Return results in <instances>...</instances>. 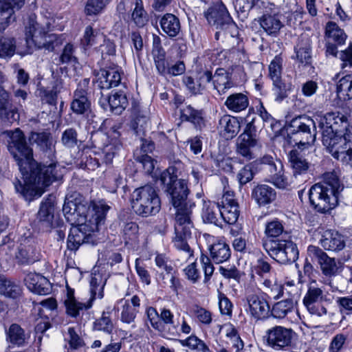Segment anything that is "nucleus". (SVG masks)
<instances>
[{
    "mask_svg": "<svg viewBox=\"0 0 352 352\" xmlns=\"http://www.w3.org/2000/svg\"><path fill=\"white\" fill-rule=\"evenodd\" d=\"M184 169V165L181 160H174L169 167L160 174L159 180L163 186L164 192L169 197L170 202L176 209L175 246L188 253V256H191L192 251L186 240L190 237L191 229L193 227L190 214L195 204L188 200L190 190L187 181L179 178L182 176Z\"/></svg>",
    "mask_w": 352,
    "mask_h": 352,
    "instance_id": "obj_1",
    "label": "nucleus"
},
{
    "mask_svg": "<svg viewBox=\"0 0 352 352\" xmlns=\"http://www.w3.org/2000/svg\"><path fill=\"white\" fill-rule=\"evenodd\" d=\"M109 207L95 204L91 208L87 204L76 199H66L63 212L67 221L73 227L67 239V248L76 250L83 243H93V234L99 226L103 224Z\"/></svg>",
    "mask_w": 352,
    "mask_h": 352,
    "instance_id": "obj_2",
    "label": "nucleus"
},
{
    "mask_svg": "<svg viewBox=\"0 0 352 352\" xmlns=\"http://www.w3.org/2000/svg\"><path fill=\"white\" fill-rule=\"evenodd\" d=\"M322 141L336 160L348 163L352 160V133L348 118L339 111H331L318 120Z\"/></svg>",
    "mask_w": 352,
    "mask_h": 352,
    "instance_id": "obj_3",
    "label": "nucleus"
},
{
    "mask_svg": "<svg viewBox=\"0 0 352 352\" xmlns=\"http://www.w3.org/2000/svg\"><path fill=\"white\" fill-rule=\"evenodd\" d=\"M21 174L26 184L16 179L14 182V188L17 192L29 201L35 197H40L42 194V192L38 193L31 186L41 189L49 186L55 181L60 180L63 175L61 167L56 163L41 165L34 160L27 167L26 172Z\"/></svg>",
    "mask_w": 352,
    "mask_h": 352,
    "instance_id": "obj_4",
    "label": "nucleus"
},
{
    "mask_svg": "<svg viewBox=\"0 0 352 352\" xmlns=\"http://www.w3.org/2000/svg\"><path fill=\"white\" fill-rule=\"evenodd\" d=\"M344 190V186L335 171L325 173L322 182L313 185L309 189L310 204L317 212L327 213L337 206Z\"/></svg>",
    "mask_w": 352,
    "mask_h": 352,
    "instance_id": "obj_5",
    "label": "nucleus"
},
{
    "mask_svg": "<svg viewBox=\"0 0 352 352\" xmlns=\"http://www.w3.org/2000/svg\"><path fill=\"white\" fill-rule=\"evenodd\" d=\"M50 23L43 25L38 23L34 16H30L25 26V43L28 50L33 46L54 51L55 47L63 44V35L47 34L50 30Z\"/></svg>",
    "mask_w": 352,
    "mask_h": 352,
    "instance_id": "obj_6",
    "label": "nucleus"
},
{
    "mask_svg": "<svg viewBox=\"0 0 352 352\" xmlns=\"http://www.w3.org/2000/svg\"><path fill=\"white\" fill-rule=\"evenodd\" d=\"M6 138L7 147L16 162L20 172L25 173L27 167L34 160L32 149L28 145L23 132L19 128L2 133Z\"/></svg>",
    "mask_w": 352,
    "mask_h": 352,
    "instance_id": "obj_7",
    "label": "nucleus"
},
{
    "mask_svg": "<svg viewBox=\"0 0 352 352\" xmlns=\"http://www.w3.org/2000/svg\"><path fill=\"white\" fill-rule=\"evenodd\" d=\"M131 204L135 214L144 217L155 215L161 208L160 197L151 185L135 189L131 195Z\"/></svg>",
    "mask_w": 352,
    "mask_h": 352,
    "instance_id": "obj_8",
    "label": "nucleus"
},
{
    "mask_svg": "<svg viewBox=\"0 0 352 352\" xmlns=\"http://www.w3.org/2000/svg\"><path fill=\"white\" fill-rule=\"evenodd\" d=\"M290 138L298 148L313 144L316 138L315 121L309 116H299L292 120L287 129Z\"/></svg>",
    "mask_w": 352,
    "mask_h": 352,
    "instance_id": "obj_9",
    "label": "nucleus"
},
{
    "mask_svg": "<svg viewBox=\"0 0 352 352\" xmlns=\"http://www.w3.org/2000/svg\"><path fill=\"white\" fill-rule=\"evenodd\" d=\"M263 247L273 259L281 264L294 263L298 258L297 246L288 237L263 241Z\"/></svg>",
    "mask_w": 352,
    "mask_h": 352,
    "instance_id": "obj_10",
    "label": "nucleus"
},
{
    "mask_svg": "<svg viewBox=\"0 0 352 352\" xmlns=\"http://www.w3.org/2000/svg\"><path fill=\"white\" fill-rule=\"evenodd\" d=\"M204 16L208 23L219 30L228 31L232 36L237 32L236 25L231 18L226 6L217 1L204 12Z\"/></svg>",
    "mask_w": 352,
    "mask_h": 352,
    "instance_id": "obj_11",
    "label": "nucleus"
},
{
    "mask_svg": "<svg viewBox=\"0 0 352 352\" xmlns=\"http://www.w3.org/2000/svg\"><path fill=\"white\" fill-rule=\"evenodd\" d=\"M210 258L202 254L201 263L204 272V283H208L213 274L214 267L211 260L217 264L222 263L229 260L231 256V250L225 242L214 243L210 248Z\"/></svg>",
    "mask_w": 352,
    "mask_h": 352,
    "instance_id": "obj_12",
    "label": "nucleus"
},
{
    "mask_svg": "<svg viewBox=\"0 0 352 352\" xmlns=\"http://www.w3.org/2000/svg\"><path fill=\"white\" fill-rule=\"evenodd\" d=\"M254 163L260 165V168L267 173L268 182L279 188H285L287 186V179L283 173V165L280 161L274 159L271 155H265Z\"/></svg>",
    "mask_w": 352,
    "mask_h": 352,
    "instance_id": "obj_13",
    "label": "nucleus"
},
{
    "mask_svg": "<svg viewBox=\"0 0 352 352\" xmlns=\"http://www.w3.org/2000/svg\"><path fill=\"white\" fill-rule=\"evenodd\" d=\"M267 343L274 350L290 347L294 342L296 333L289 328L276 326L266 331Z\"/></svg>",
    "mask_w": 352,
    "mask_h": 352,
    "instance_id": "obj_14",
    "label": "nucleus"
},
{
    "mask_svg": "<svg viewBox=\"0 0 352 352\" xmlns=\"http://www.w3.org/2000/svg\"><path fill=\"white\" fill-rule=\"evenodd\" d=\"M256 131V126L253 122H248L243 132L236 139V152L247 161L254 157L252 149L258 142Z\"/></svg>",
    "mask_w": 352,
    "mask_h": 352,
    "instance_id": "obj_15",
    "label": "nucleus"
},
{
    "mask_svg": "<svg viewBox=\"0 0 352 352\" xmlns=\"http://www.w3.org/2000/svg\"><path fill=\"white\" fill-rule=\"evenodd\" d=\"M308 253L320 265L322 274L329 277L334 276L340 272L341 263L337 262L334 258L327 255L321 248L314 245H309Z\"/></svg>",
    "mask_w": 352,
    "mask_h": 352,
    "instance_id": "obj_16",
    "label": "nucleus"
},
{
    "mask_svg": "<svg viewBox=\"0 0 352 352\" xmlns=\"http://www.w3.org/2000/svg\"><path fill=\"white\" fill-rule=\"evenodd\" d=\"M89 85V79L84 78L78 82L74 92L71 109L76 114L83 115L90 111L91 102L87 98Z\"/></svg>",
    "mask_w": 352,
    "mask_h": 352,
    "instance_id": "obj_17",
    "label": "nucleus"
},
{
    "mask_svg": "<svg viewBox=\"0 0 352 352\" xmlns=\"http://www.w3.org/2000/svg\"><path fill=\"white\" fill-rule=\"evenodd\" d=\"M98 102L104 110H109L116 115H120L129 104L126 94L121 90L107 96L101 93Z\"/></svg>",
    "mask_w": 352,
    "mask_h": 352,
    "instance_id": "obj_18",
    "label": "nucleus"
},
{
    "mask_svg": "<svg viewBox=\"0 0 352 352\" xmlns=\"http://www.w3.org/2000/svg\"><path fill=\"white\" fill-rule=\"evenodd\" d=\"M220 217L228 224H234L238 220L240 211L239 204L234 199V192L227 191L219 201Z\"/></svg>",
    "mask_w": 352,
    "mask_h": 352,
    "instance_id": "obj_19",
    "label": "nucleus"
},
{
    "mask_svg": "<svg viewBox=\"0 0 352 352\" xmlns=\"http://www.w3.org/2000/svg\"><path fill=\"white\" fill-rule=\"evenodd\" d=\"M55 211V197L50 195L43 199L36 214V221L44 229H50L53 227V219Z\"/></svg>",
    "mask_w": 352,
    "mask_h": 352,
    "instance_id": "obj_20",
    "label": "nucleus"
},
{
    "mask_svg": "<svg viewBox=\"0 0 352 352\" xmlns=\"http://www.w3.org/2000/svg\"><path fill=\"white\" fill-rule=\"evenodd\" d=\"M0 119L9 125L19 119V114L11 102L10 94L0 86Z\"/></svg>",
    "mask_w": 352,
    "mask_h": 352,
    "instance_id": "obj_21",
    "label": "nucleus"
},
{
    "mask_svg": "<svg viewBox=\"0 0 352 352\" xmlns=\"http://www.w3.org/2000/svg\"><path fill=\"white\" fill-rule=\"evenodd\" d=\"M272 5L267 9H263V14L260 18L259 23L261 27L268 35L276 36L280 29L284 27V24L280 20L281 15L269 12L272 10L271 6H274V4Z\"/></svg>",
    "mask_w": 352,
    "mask_h": 352,
    "instance_id": "obj_22",
    "label": "nucleus"
},
{
    "mask_svg": "<svg viewBox=\"0 0 352 352\" xmlns=\"http://www.w3.org/2000/svg\"><path fill=\"white\" fill-rule=\"evenodd\" d=\"M28 289L38 295H47L52 290L51 283L45 276L36 272H30L24 278Z\"/></svg>",
    "mask_w": 352,
    "mask_h": 352,
    "instance_id": "obj_23",
    "label": "nucleus"
},
{
    "mask_svg": "<svg viewBox=\"0 0 352 352\" xmlns=\"http://www.w3.org/2000/svg\"><path fill=\"white\" fill-rule=\"evenodd\" d=\"M120 82L121 74L117 67L101 69L96 74V84L101 89H109Z\"/></svg>",
    "mask_w": 352,
    "mask_h": 352,
    "instance_id": "obj_24",
    "label": "nucleus"
},
{
    "mask_svg": "<svg viewBox=\"0 0 352 352\" xmlns=\"http://www.w3.org/2000/svg\"><path fill=\"white\" fill-rule=\"evenodd\" d=\"M29 140L32 144L35 143L39 149L52 160L55 154V142L50 133L31 132Z\"/></svg>",
    "mask_w": 352,
    "mask_h": 352,
    "instance_id": "obj_25",
    "label": "nucleus"
},
{
    "mask_svg": "<svg viewBox=\"0 0 352 352\" xmlns=\"http://www.w3.org/2000/svg\"><path fill=\"white\" fill-rule=\"evenodd\" d=\"M320 243L325 250L335 252L341 251L346 245L344 236L333 230H325Z\"/></svg>",
    "mask_w": 352,
    "mask_h": 352,
    "instance_id": "obj_26",
    "label": "nucleus"
},
{
    "mask_svg": "<svg viewBox=\"0 0 352 352\" xmlns=\"http://www.w3.org/2000/svg\"><path fill=\"white\" fill-rule=\"evenodd\" d=\"M240 122L236 117L224 115L219 120L217 129L220 135L226 140L234 138L240 131Z\"/></svg>",
    "mask_w": 352,
    "mask_h": 352,
    "instance_id": "obj_27",
    "label": "nucleus"
},
{
    "mask_svg": "<svg viewBox=\"0 0 352 352\" xmlns=\"http://www.w3.org/2000/svg\"><path fill=\"white\" fill-rule=\"evenodd\" d=\"M251 315L256 319H265L268 317L270 307L268 302L262 297L251 294L247 297Z\"/></svg>",
    "mask_w": 352,
    "mask_h": 352,
    "instance_id": "obj_28",
    "label": "nucleus"
},
{
    "mask_svg": "<svg viewBox=\"0 0 352 352\" xmlns=\"http://www.w3.org/2000/svg\"><path fill=\"white\" fill-rule=\"evenodd\" d=\"M64 304L66 314L72 318L78 316L80 311L89 309L92 307L91 300H88L86 303L78 302L74 296V291L72 289H67Z\"/></svg>",
    "mask_w": 352,
    "mask_h": 352,
    "instance_id": "obj_29",
    "label": "nucleus"
},
{
    "mask_svg": "<svg viewBox=\"0 0 352 352\" xmlns=\"http://www.w3.org/2000/svg\"><path fill=\"white\" fill-rule=\"evenodd\" d=\"M296 57L300 65L306 67L311 63V43L306 36H301L294 48Z\"/></svg>",
    "mask_w": 352,
    "mask_h": 352,
    "instance_id": "obj_30",
    "label": "nucleus"
},
{
    "mask_svg": "<svg viewBox=\"0 0 352 352\" xmlns=\"http://www.w3.org/2000/svg\"><path fill=\"white\" fill-rule=\"evenodd\" d=\"M212 84L219 94H226L229 89L235 85L231 79V74L223 68H218L216 70Z\"/></svg>",
    "mask_w": 352,
    "mask_h": 352,
    "instance_id": "obj_31",
    "label": "nucleus"
},
{
    "mask_svg": "<svg viewBox=\"0 0 352 352\" xmlns=\"http://www.w3.org/2000/svg\"><path fill=\"white\" fill-rule=\"evenodd\" d=\"M252 197L259 206H265L276 199V192L272 187L261 184L252 190Z\"/></svg>",
    "mask_w": 352,
    "mask_h": 352,
    "instance_id": "obj_32",
    "label": "nucleus"
},
{
    "mask_svg": "<svg viewBox=\"0 0 352 352\" xmlns=\"http://www.w3.org/2000/svg\"><path fill=\"white\" fill-rule=\"evenodd\" d=\"M220 211L219 201L217 203L210 201H204L201 212L204 223L219 226Z\"/></svg>",
    "mask_w": 352,
    "mask_h": 352,
    "instance_id": "obj_33",
    "label": "nucleus"
},
{
    "mask_svg": "<svg viewBox=\"0 0 352 352\" xmlns=\"http://www.w3.org/2000/svg\"><path fill=\"white\" fill-rule=\"evenodd\" d=\"M162 31L169 37L177 36L181 31L179 19L173 14H164L160 21Z\"/></svg>",
    "mask_w": 352,
    "mask_h": 352,
    "instance_id": "obj_34",
    "label": "nucleus"
},
{
    "mask_svg": "<svg viewBox=\"0 0 352 352\" xmlns=\"http://www.w3.org/2000/svg\"><path fill=\"white\" fill-rule=\"evenodd\" d=\"M224 104L230 111L239 113L247 109L249 105V99L243 93H235L227 98Z\"/></svg>",
    "mask_w": 352,
    "mask_h": 352,
    "instance_id": "obj_35",
    "label": "nucleus"
},
{
    "mask_svg": "<svg viewBox=\"0 0 352 352\" xmlns=\"http://www.w3.org/2000/svg\"><path fill=\"white\" fill-rule=\"evenodd\" d=\"M133 120L131 126L137 136L144 135L147 124V117L140 111L137 104H133L131 109Z\"/></svg>",
    "mask_w": 352,
    "mask_h": 352,
    "instance_id": "obj_36",
    "label": "nucleus"
},
{
    "mask_svg": "<svg viewBox=\"0 0 352 352\" xmlns=\"http://www.w3.org/2000/svg\"><path fill=\"white\" fill-rule=\"evenodd\" d=\"M289 162L293 169L294 175H301L307 173L309 164L302 155L294 149L289 153Z\"/></svg>",
    "mask_w": 352,
    "mask_h": 352,
    "instance_id": "obj_37",
    "label": "nucleus"
},
{
    "mask_svg": "<svg viewBox=\"0 0 352 352\" xmlns=\"http://www.w3.org/2000/svg\"><path fill=\"white\" fill-rule=\"evenodd\" d=\"M327 294L322 287H318L316 281L311 282L308 287L307 292L304 296L303 302L311 305L317 302H328ZM310 307V305H308Z\"/></svg>",
    "mask_w": 352,
    "mask_h": 352,
    "instance_id": "obj_38",
    "label": "nucleus"
},
{
    "mask_svg": "<svg viewBox=\"0 0 352 352\" xmlns=\"http://www.w3.org/2000/svg\"><path fill=\"white\" fill-rule=\"evenodd\" d=\"M337 94L340 100L346 101L352 99V74L340 78L336 85Z\"/></svg>",
    "mask_w": 352,
    "mask_h": 352,
    "instance_id": "obj_39",
    "label": "nucleus"
},
{
    "mask_svg": "<svg viewBox=\"0 0 352 352\" xmlns=\"http://www.w3.org/2000/svg\"><path fill=\"white\" fill-rule=\"evenodd\" d=\"M6 341L13 345L23 346L25 342V331L16 323L12 324L6 331Z\"/></svg>",
    "mask_w": 352,
    "mask_h": 352,
    "instance_id": "obj_40",
    "label": "nucleus"
},
{
    "mask_svg": "<svg viewBox=\"0 0 352 352\" xmlns=\"http://www.w3.org/2000/svg\"><path fill=\"white\" fill-rule=\"evenodd\" d=\"M269 6L272 5L267 0H252L251 2L248 0H237L236 6L238 8V12L245 18L252 8L267 9Z\"/></svg>",
    "mask_w": 352,
    "mask_h": 352,
    "instance_id": "obj_41",
    "label": "nucleus"
},
{
    "mask_svg": "<svg viewBox=\"0 0 352 352\" xmlns=\"http://www.w3.org/2000/svg\"><path fill=\"white\" fill-rule=\"evenodd\" d=\"M0 294L6 297L16 298L21 294V287L4 276L0 277Z\"/></svg>",
    "mask_w": 352,
    "mask_h": 352,
    "instance_id": "obj_42",
    "label": "nucleus"
},
{
    "mask_svg": "<svg viewBox=\"0 0 352 352\" xmlns=\"http://www.w3.org/2000/svg\"><path fill=\"white\" fill-rule=\"evenodd\" d=\"M106 281L107 280L103 278L100 274H95L91 276L90 280L91 297L89 300H91L92 305L96 298L101 299L103 297V289Z\"/></svg>",
    "mask_w": 352,
    "mask_h": 352,
    "instance_id": "obj_43",
    "label": "nucleus"
},
{
    "mask_svg": "<svg viewBox=\"0 0 352 352\" xmlns=\"http://www.w3.org/2000/svg\"><path fill=\"white\" fill-rule=\"evenodd\" d=\"M181 116L193 123L197 128L201 129L205 125L202 111L195 109L190 105H187L181 110Z\"/></svg>",
    "mask_w": 352,
    "mask_h": 352,
    "instance_id": "obj_44",
    "label": "nucleus"
},
{
    "mask_svg": "<svg viewBox=\"0 0 352 352\" xmlns=\"http://www.w3.org/2000/svg\"><path fill=\"white\" fill-rule=\"evenodd\" d=\"M295 302L292 298H287L275 303L272 309V314L276 318H283L292 311Z\"/></svg>",
    "mask_w": 352,
    "mask_h": 352,
    "instance_id": "obj_45",
    "label": "nucleus"
},
{
    "mask_svg": "<svg viewBox=\"0 0 352 352\" xmlns=\"http://www.w3.org/2000/svg\"><path fill=\"white\" fill-rule=\"evenodd\" d=\"M265 232L268 237L276 238L281 236L282 239L290 238L287 231H284L282 222L278 219L268 222L265 226Z\"/></svg>",
    "mask_w": 352,
    "mask_h": 352,
    "instance_id": "obj_46",
    "label": "nucleus"
},
{
    "mask_svg": "<svg viewBox=\"0 0 352 352\" xmlns=\"http://www.w3.org/2000/svg\"><path fill=\"white\" fill-rule=\"evenodd\" d=\"M131 17L135 24L139 28H142L146 24L148 16L144 9L142 0H135V8L133 10Z\"/></svg>",
    "mask_w": 352,
    "mask_h": 352,
    "instance_id": "obj_47",
    "label": "nucleus"
},
{
    "mask_svg": "<svg viewBox=\"0 0 352 352\" xmlns=\"http://www.w3.org/2000/svg\"><path fill=\"white\" fill-rule=\"evenodd\" d=\"M326 35L339 45L344 43L346 38V35L344 31L333 21L327 23Z\"/></svg>",
    "mask_w": 352,
    "mask_h": 352,
    "instance_id": "obj_48",
    "label": "nucleus"
},
{
    "mask_svg": "<svg viewBox=\"0 0 352 352\" xmlns=\"http://www.w3.org/2000/svg\"><path fill=\"white\" fill-rule=\"evenodd\" d=\"M111 0H87L85 6V14L93 16L100 14Z\"/></svg>",
    "mask_w": 352,
    "mask_h": 352,
    "instance_id": "obj_49",
    "label": "nucleus"
},
{
    "mask_svg": "<svg viewBox=\"0 0 352 352\" xmlns=\"http://www.w3.org/2000/svg\"><path fill=\"white\" fill-rule=\"evenodd\" d=\"M120 133L116 130L113 131V136L115 140L104 146L103 153H104V160L106 163L111 162L114 155L121 148L122 144L116 138Z\"/></svg>",
    "mask_w": 352,
    "mask_h": 352,
    "instance_id": "obj_50",
    "label": "nucleus"
},
{
    "mask_svg": "<svg viewBox=\"0 0 352 352\" xmlns=\"http://www.w3.org/2000/svg\"><path fill=\"white\" fill-rule=\"evenodd\" d=\"M263 284L267 294L270 298L276 300L283 296L284 286L281 283L265 279Z\"/></svg>",
    "mask_w": 352,
    "mask_h": 352,
    "instance_id": "obj_51",
    "label": "nucleus"
},
{
    "mask_svg": "<svg viewBox=\"0 0 352 352\" xmlns=\"http://www.w3.org/2000/svg\"><path fill=\"white\" fill-rule=\"evenodd\" d=\"M180 342L182 346H188L192 350L199 352H211L206 344L194 335L185 340H180Z\"/></svg>",
    "mask_w": 352,
    "mask_h": 352,
    "instance_id": "obj_52",
    "label": "nucleus"
},
{
    "mask_svg": "<svg viewBox=\"0 0 352 352\" xmlns=\"http://www.w3.org/2000/svg\"><path fill=\"white\" fill-rule=\"evenodd\" d=\"M16 257L18 262L22 265L32 264L38 260L31 247L20 248Z\"/></svg>",
    "mask_w": 352,
    "mask_h": 352,
    "instance_id": "obj_53",
    "label": "nucleus"
},
{
    "mask_svg": "<svg viewBox=\"0 0 352 352\" xmlns=\"http://www.w3.org/2000/svg\"><path fill=\"white\" fill-rule=\"evenodd\" d=\"M160 320L164 326V324H170L172 328L169 329V334L170 336H174L178 334L177 329L179 322L174 321L173 314L169 309L164 308L161 310Z\"/></svg>",
    "mask_w": 352,
    "mask_h": 352,
    "instance_id": "obj_54",
    "label": "nucleus"
},
{
    "mask_svg": "<svg viewBox=\"0 0 352 352\" xmlns=\"http://www.w3.org/2000/svg\"><path fill=\"white\" fill-rule=\"evenodd\" d=\"M99 32L94 30L91 25L86 27L83 37L80 40L81 46L86 50L96 43V38Z\"/></svg>",
    "mask_w": 352,
    "mask_h": 352,
    "instance_id": "obj_55",
    "label": "nucleus"
},
{
    "mask_svg": "<svg viewBox=\"0 0 352 352\" xmlns=\"http://www.w3.org/2000/svg\"><path fill=\"white\" fill-rule=\"evenodd\" d=\"M16 50V45L14 38H0V56L11 57L14 55Z\"/></svg>",
    "mask_w": 352,
    "mask_h": 352,
    "instance_id": "obj_56",
    "label": "nucleus"
},
{
    "mask_svg": "<svg viewBox=\"0 0 352 352\" xmlns=\"http://www.w3.org/2000/svg\"><path fill=\"white\" fill-rule=\"evenodd\" d=\"M283 58L278 55L271 61L269 65V75L272 81L281 79Z\"/></svg>",
    "mask_w": 352,
    "mask_h": 352,
    "instance_id": "obj_57",
    "label": "nucleus"
},
{
    "mask_svg": "<svg viewBox=\"0 0 352 352\" xmlns=\"http://www.w3.org/2000/svg\"><path fill=\"white\" fill-rule=\"evenodd\" d=\"M74 47L72 43L66 44L59 57V63L61 64H76L78 59L74 55Z\"/></svg>",
    "mask_w": 352,
    "mask_h": 352,
    "instance_id": "obj_58",
    "label": "nucleus"
},
{
    "mask_svg": "<svg viewBox=\"0 0 352 352\" xmlns=\"http://www.w3.org/2000/svg\"><path fill=\"white\" fill-rule=\"evenodd\" d=\"M138 310L132 307L129 300H126L121 311V321L126 324H132L136 317Z\"/></svg>",
    "mask_w": 352,
    "mask_h": 352,
    "instance_id": "obj_59",
    "label": "nucleus"
},
{
    "mask_svg": "<svg viewBox=\"0 0 352 352\" xmlns=\"http://www.w3.org/2000/svg\"><path fill=\"white\" fill-rule=\"evenodd\" d=\"M135 160L141 164L144 171L150 174L153 172L155 168V160L148 154H138L135 153Z\"/></svg>",
    "mask_w": 352,
    "mask_h": 352,
    "instance_id": "obj_60",
    "label": "nucleus"
},
{
    "mask_svg": "<svg viewBox=\"0 0 352 352\" xmlns=\"http://www.w3.org/2000/svg\"><path fill=\"white\" fill-rule=\"evenodd\" d=\"M61 141L63 144L67 148H73L78 143V133L73 128L67 129L63 133Z\"/></svg>",
    "mask_w": 352,
    "mask_h": 352,
    "instance_id": "obj_61",
    "label": "nucleus"
},
{
    "mask_svg": "<svg viewBox=\"0 0 352 352\" xmlns=\"http://www.w3.org/2000/svg\"><path fill=\"white\" fill-rule=\"evenodd\" d=\"M94 328L97 331H102L105 333H111L113 329V325L109 317L106 316L105 314L103 313L102 317L94 322Z\"/></svg>",
    "mask_w": 352,
    "mask_h": 352,
    "instance_id": "obj_62",
    "label": "nucleus"
},
{
    "mask_svg": "<svg viewBox=\"0 0 352 352\" xmlns=\"http://www.w3.org/2000/svg\"><path fill=\"white\" fill-rule=\"evenodd\" d=\"M146 315L151 326L155 329L158 331H162L164 329V325L160 320V314L157 313L155 308L152 307H148L146 309Z\"/></svg>",
    "mask_w": 352,
    "mask_h": 352,
    "instance_id": "obj_63",
    "label": "nucleus"
},
{
    "mask_svg": "<svg viewBox=\"0 0 352 352\" xmlns=\"http://www.w3.org/2000/svg\"><path fill=\"white\" fill-rule=\"evenodd\" d=\"M252 164L245 165L238 173L237 178L241 185L250 182L254 177Z\"/></svg>",
    "mask_w": 352,
    "mask_h": 352,
    "instance_id": "obj_64",
    "label": "nucleus"
}]
</instances>
